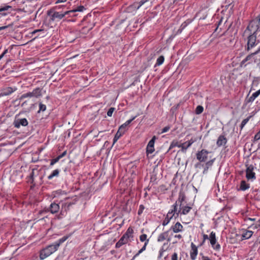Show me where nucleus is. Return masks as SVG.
<instances>
[{
	"label": "nucleus",
	"instance_id": "f257e3e1",
	"mask_svg": "<svg viewBox=\"0 0 260 260\" xmlns=\"http://www.w3.org/2000/svg\"><path fill=\"white\" fill-rule=\"evenodd\" d=\"M57 8H54L48 10L47 12L48 16L50 17V19L52 21H59L62 19L66 15L69 14V11L64 12H58L56 10Z\"/></svg>",
	"mask_w": 260,
	"mask_h": 260
},
{
	"label": "nucleus",
	"instance_id": "f03ea898",
	"mask_svg": "<svg viewBox=\"0 0 260 260\" xmlns=\"http://www.w3.org/2000/svg\"><path fill=\"white\" fill-rule=\"evenodd\" d=\"M58 248V244L53 243L47 246L40 251V257L44 259L56 251Z\"/></svg>",
	"mask_w": 260,
	"mask_h": 260
},
{
	"label": "nucleus",
	"instance_id": "7ed1b4c3",
	"mask_svg": "<svg viewBox=\"0 0 260 260\" xmlns=\"http://www.w3.org/2000/svg\"><path fill=\"white\" fill-rule=\"evenodd\" d=\"M260 15H258L255 19L251 20L245 31L246 33L247 31H250V34H256L259 30Z\"/></svg>",
	"mask_w": 260,
	"mask_h": 260
},
{
	"label": "nucleus",
	"instance_id": "20e7f679",
	"mask_svg": "<svg viewBox=\"0 0 260 260\" xmlns=\"http://www.w3.org/2000/svg\"><path fill=\"white\" fill-rule=\"evenodd\" d=\"M41 95V90L40 88L35 89L32 92H29L22 94L20 99L22 100L26 98L36 97L38 98Z\"/></svg>",
	"mask_w": 260,
	"mask_h": 260
},
{
	"label": "nucleus",
	"instance_id": "39448f33",
	"mask_svg": "<svg viewBox=\"0 0 260 260\" xmlns=\"http://www.w3.org/2000/svg\"><path fill=\"white\" fill-rule=\"evenodd\" d=\"M209 153V151H207L205 149H202L197 153V158L200 162H205L207 160L208 154Z\"/></svg>",
	"mask_w": 260,
	"mask_h": 260
},
{
	"label": "nucleus",
	"instance_id": "423d86ee",
	"mask_svg": "<svg viewBox=\"0 0 260 260\" xmlns=\"http://www.w3.org/2000/svg\"><path fill=\"white\" fill-rule=\"evenodd\" d=\"M28 121L26 118H15L13 125L16 128H19L20 126H25L27 125Z\"/></svg>",
	"mask_w": 260,
	"mask_h": 260
},
{
	"label": "nucleus",
	"instance_id": "0eeeda50",
	"mask_svg": "<svg viewBox=\"0 0 260 260\" xmlns=\"http://www.w3.org/2000/svg\"><path fill=\"white\" fill-rule=\"evenodd\" d=\"M196 141V139H191L188 141L180 144L179 148H181V150L182 152L185 153L187 148H189Z\"/></svg>",
	"mask_w": 260,
	"mask_h": 260
},
{
	"label": "nucleus",
	"instance_id": "6e6552de",
	"mask_svg": "<svg viewBox=\"0 0 260 260\" xmlns=\"http://www.w3.org/2000/svg\"><path fill=\"white\" fill-rule=\"evenodd\" d=\"M209 240L212 247L216 250H219L220 246L219 244H216V239L215 237V233H214L213 232H212L211 233L210 235Z\"/></svg>",
	"mask_w": 260,
	"mask_h": 260
},
{
	"label": "nucleus",
	"instance_id": "1a4fd4ad",
	"mask_svg": "<svg viewBox=\"0 0 260 260\" xmlns=\"http://www.w3.org/2000/svg\"><path fill=\"white\" fill-rule=\"evenodd\" d=\"M254 167L252 165L248 166L246 170V177L247 179H254L255 178V173L253 172Z\"/></svg>",
	"mask_w": 260,
	"mask_h": 260
},
{
	"label": "nucleus",
	"instance_id": "9d476101",
	"mask_svg": "<svg viewBox=\"0 0 260 260\" xmlns=\"http://www.w3.org/2000/svg\"><path fill=\"white\" fill-rule=\"evenodd\" d=\"M256 42V35L255 34H250L248 38L247 50L252 48Z\"/></svg>",
	"mask_w": 260,
	"mask_h": 260
},
{
	"label": "nucleus",
	"instance_id": "9b49d317",
	"mask_svg": "<svg viewBox=\"0 0 260 260\" xmlns=\"http://www.w3.org/2000/svg\"><path fill=\"white\" fill-rule=\"evenodd\" d=\"M156 139L155 136H153L152 139L149 142L146 149L147 153L151 154L154 151V144Z\"/></svg>",
	"mask_w": 260,
	"mask_h": 260
},
{
	"label": "nucleus",
	"instance_id": "f8f14e48",
	"mask_svg": "<svg viewBox=\"0 0 260 260\" xmlns=\"http://www.w3.org/2000/svg\"><path fill=\"white\" fill-rule=\"evenodd\" d=\"M126 234H124L123 236L120 239V240L116 244V248H119L122 245L126 244L128 242V239L126 238Z\"/></svg>",
	"mask_w": 260,
	"mask_h": 260
},
{
	"label": "nucleus",
	"instance_id": "ddd939ff",
	"mask_svg": "<svg viewBox=\"0 0 260 260\" xmlns=\"http://www.w3.org/2000/svg\"><path fill=\"white\" fill-rule=\"evenodd\" d=\"M191 250L190 251V258L192 260H194L196 258V256L198 254V249L195 245L193 243L191 244Z\"/></svg>",
	"mask_w": 260,
	"mask_h": 260
},
{
	"label": "nucleus",
	"instance_id": "4468645a",
	"mask_svg": "<svg viewBox=\"0 0 260 260\" xmlns=\"http://www.w3.org/2000/svg\"><path fill=\"white\" fill-rule=\"evenodd\" d=\"M227 142L226 138L223 135H220L218 137L216 144L218 147H220L222 145H225Z\"/></svg>",
	"mask_w": 260,
	"mask_h": 260
},
{
	"label": "nucleus",
	"instance_id": "2eb2a0df",
	"mask_svg": "<svg viewBox=\"0 0 260 260\" xmlns=\"http://www.w3.org/2000/svg\"><path fill=\"white\" fill-rule=\"evenodd\" d=\"M183 226L179 222H177L174 225L172 226L170 230H172L174 233H178L183 230Z\"/></svg>",
	"mask_w": 260,
	"mask_h": 260
},
{
	"label": "nucleus",
	"instance_id": "dca6fc26",
	"mask_svg": "<svg viewBox=\"0 0 260 260\" xmlns=\"http://www.w3.org/2000/svg\"><path fill=\"white\" fill-rule=\"evenodd\" d=\"M49 209L51 213H56L59 209V206L58 204L55 203H51Z\"/></svg>",
	"mask_w": 260,
	"mask_h": 260
},
{
	"label": "nucleus",
	"instance_id": "f3484780",
	"mask_svg": "<svg viewBox=\"0 0 260 260\" xmlns=\"http://www.w3.org/2000/svg\"><path fill=\"white\" fill-rule=\"evenodd\" d=\"M136 116L133 117L132 119L126 121L124 123L122 124L119 128V129L124 133L126 131V127L131 122L136 118Z\"/></svg>",
	"mask_w": 260,
	"mask_h": 260
},
{
	"label": "nucleus",
	"instance_id": "a211bd4d",
	"mask_svg": "<svg viewBox=\"0 0 260 260\" xmlns=\"http://www.w3.org/2000/svg\"><path fill=\"white\" fill-rule=\"evenodd\" d=\"M173 209L171 210V211H170L168 212L167 216L166 217H168V219H171L173 216L175 215V214L174 212L177 211V204L175 203L173 205Z\"/></svg>",
	"mask_w": 260,
	"mask_h": 260
},
{
	"label": "nucleus",
	"instance_id": "6ab92c4d",
	"mask_svg": "<svg viewBox=\"0 0 260 260\" xmlns=\"http://www.w3.org/2000/svg\"><path fill=\"white\" fill-rule=\"evenodd\" d=\"M169 231H167L160 234L157 238L158 242H162L166 239L168 237Z\"/></svg>",
	"mask_w": 260,
	"mask_h": 260
},
{
	"label": "nucleus",
	"instance_id": "aec40b11",
	"mask_svg": "<svg viewBox=\"0 0 260 260\" xmlns=\"http://www.w3.org/2000/svg\"><path fill=\"white\" fill-rule=\"evenodd\" d=\"M16 89H13L12 87H9L4 90V91L2 93V94L3 95H8L12 93L14 91H15Z\"/></svg>",
	"mask_w": 260,
	"mask_h": 260
},
{
	"label": "nucleus",
	"instance_id": "412c9836",
	"mask_svg": "<svg viewBox=\"0 0 260 260\" xmlns=\"http://www.w3.org/2000/svg\"><path fill=\"white\" fill-rule=\"evenodd\" d=\"M253 55H255L254 58L255 62H257L258 64H260V49L254 53H253Z\"/></svg>",
	"mask_w": 260,
	"mask_h": 260
},
{
	"label": "nucleus",
	"instance_id": "4be33fe9",
	"mask_svg": "<svg viewBox=\"0 0 260 260\" xmlns=\"http://www.w3.org/2000/svg\"><path fill=\"white\" fill-rule=\"evenodd\" d=\"M252 234H253V232L252 231H247L246 232H244L242 234V238H243L244 239H247L250 238L252 236Z\"/></svg>",
	"mask_w": 260,
	"mask_h": 260
},
{
	"label": "nucleus",
	"instance_id": "5701e85b",
	"mask_svg": "<svg viewBox=\"0 0 260 260\" xmlns=\"http://www.w3.org/2000/svg\"><path fill=\"white\" fill-rule=\"evenodd\" d=\"M85 8L83 6H80L78 7L76 9H73L72 10L68 11H69V14L76 12H82L84 10H85Z\"/></svg>",
	"mask_w": 260,
	"mask_h": 260
},
{
	"label": "nucleus",
	"instance_id": "b1692460",
	"mask_svg": "<svg viewBox=\"0 0 260 260\" xmlns=\"http://www.w3.org/2000/svg\"><path fill=\"white\" fill-rule=\"evenodd\" d=\"M185 195L183 193H180L179 196V198L178 200L176 201L175 203L177 204V203L180 204V206H181L182 203L185 200Z\"/></svg>",
	"mask_w": 260,
	"mask_h": 260
},
{
	"label": "nucleus",
	"instance_id": "393cba45",
	"mask_svg": "<svg viewBox=\"0 0 260 260\" xmlns=\"http://www.w3.org/2000/svg\"><path fill=\"white\" fill-rule=\"evenodd\" d=\"M249 188V184H247L245 181H242L240 184V189L242 190H245Z\"/></svg>",
	"mask_w": 260,
	"mask_h": 260
},
{
	"label": "nucleus",
	"instance_id": "a878e982",
	"mask_svg": "<svg viewBox=\"0 0 260 260\" xmlns=\"http://www.w3.org/2000/svg\"><path fill=\"white\" fill-rule=\"evenodd\" d=\"M59 171L58 169H56L53 171V172L48 177V179L50 180L54 177H57L58 176Z\"/></svg>",
	"mask_w": 260,
	"mask_h": 260
},
{
	"label": "nucleus",
	"instance_id": "bb28decb",
	"mask_svg": "<svg viewBox=\"0 0 260 260\" xmlns=\"http://www.w3.org/2000/svg\"><path fill=\"white\" fill-rule=\"evenodd\" d=\"M253 56V54L251 53V54H249L247 55L245 59H244L241 62V66L242 67L243 65L244 64V63L247 61L251 59L252 57Z\"/></svg>",
	"mask_w": 260,
	"mask_h": 260
},
{
	"label": "nucleus",
	"instance_id": "cd10ccee",
	"mask_svg": "<svg viewBox=\"0 0 260 260\" xmlns=\"http://www.w3.org/2000/svg\"><path fill=\"white\" fill-rule=\"evenodd\" d=\"M164 57L162 55L160 56L156 60V63L155 64V67L157 66L161 65L164 61Z\"/></svg>",
	"mask_w": 260,
	"mask_h": 260
},
{
	"label": "nucleus",
	"instance_id": "c85d7f7f",
	"mask_svg": "<svg viewBox=\"0 0 260 260\" xmlns=\"http://www.w3.org/2000/svg\"><path fill=\"white\" fill-rule=\"evenodd\" d=\"M191 209V207L188 206H185L182 208L181 214L186 215L187 214Z\"/></svg>",
	"mask_w": 260,
	"mask_h": 260
},
{
	"label": "nucleus",
	"instance_id": "c756f323",
	"mask_svg": "<svg viewBox=\"0 0 260 260\" xmlns=\"http://www.w3.org/2000/svg\"><path fill=\"white\" fill-rule=\"evenodd\" d=\"M204 108L202 106L199 105L197 107L196 109V113L197 114H200L203 111Z\"/></svg>",
	"mask_w": 260,
	"mask_h": 260
},
{
	"label": "nucleus",
	"instance_id": "7c9ffc66",
	"mask_svg": "<svg viewBox=\"0 0 260 260\" xmlns=\"http://www.w3.org/2000/svg\"><path fill=\"white\" fill-rule=\"evenodd\" d=\"M133 230L131 228H129L126 232L124 234H126V238L127 239H128V238L132 236V234H133Z\"/></svg>",
	"mask_w": 260,
	"mask_h": 260
},
{
	"label": "nucleus",
	"instance_id": "2f4dec72",
	"mask_svg": "<svg viewBox=\"0 0 260 260\" xmlns=\"http://www.w3.org/2000/svg\"><path fill=\"white\" fill-rule=\"evenodd\" d=\"M250 118V116L247 117V118L246 119H244L241 122V125H240V127H241V129H242L244 126H245V125L248 122V121H249V119Z\"/></svg>",
	"mask_w": 260,
	"mask_h": 260
},
{
	"label": "nucleus",
	"instance_id": "473e14b6",
	"mask_svg": "<svg viewBox=\"0 0 260 260\" xmlns=\"http://www.w3.org/2000/svg\"><path fill=\"white\" fill-rule=\"evenodd\" d=\"M123 132H122L121 131L119 130L118 129V132L116 133L114 138L118 140L119 138L124 134Z\"/></svg>",
	"mask_w": 260,
	"mask_h": 260
},
{
	"label": "nucleus",
	"instance_id": "72a5a7b5",
	"mask_svg": "<svg viewBox=\"0 0 260 260\" xmlns=\"http://www.w3.org/2000/svg\"><path fill=\"white\" fill-rule=\"evenodd\" d=\"M73 204L72 203H66L62 204V208H64L65 210H68L69 209V207L72 206Z\"/></svg>",
	"mask_w": 260,
	"mask_h": 260
},
{
	"label": "nucleus",
	"instance_id": "f704fd0d",
	"mask_svg": "<svg viewBox=\"0 0 260 260\" xmlns=\"http://www.w3.org/2000/svg\"><path fill=\"white\" fill-rule=\"evenodd\" d=\"M67 237H63L62 238L60 239L58 241L55 242V244H58V247L62 243L64 242L67 239Z\"/></svg>",
	"mask_w": 260,
	"mask_h": 260
},
{
	"label": "nucleus",
	"instance_id": "c9c22d12",
	"mask_svg": "<svg viewBox=\"0 0 260 260\" xmlns=\"http://www.w3.org/2000/svg\"><path fill=\"white\" fill-rule=\"evenodd\" d=\"M179 145H180V144H179L178 142L173 141L172 142V143L170 146L169 150L171 149L172 148L176 147V146H177L178 147H179Z\"/></svg>",
	"mask_w": 260,
	"mask_h": 260
},
{
	"label": "nucleus",
	"instance_id": "e433bc0d",
	"mask_svg": "<svg viewBox=\"0 0 260 260\" xmlns=\"http://www.w3.org/2000/svg\"><path fill=\"white\" fill-rule=\"evenodd\" d=\"M147 235L146 234H142V235L140 236V240L141 242H144V241H147V240H148L147 239Z\"/></svg>",
	"mask_w": 260,
	"mask_h": 260
},
{
	"label": "nucleus",
	"instance_id": "4c0bfd02",
	"mask_svg": "<svg viewBox=\"0 0 260 260\" xmlns=\"http://www.w3.org/2000/svg\"><path fill=\"white\" fill-rule=\"evenodd\" d=\"M59 159H60L59 158V157L58 156L57 157H56L55 158L51 159V162H50V166L54 165L55 163L58 162Z\"/></svg>",
	"mask_w": 260,
	"mask_h": 260
},
{
	"label": "nucleus",
	"instance_id": "58836bf2",
	"mask_svg": "<svg viewBox=\"0 0 260 260\" xmlns=\"http://www.w3.org/2000/svg\"><path fill=\"white\" fill-rule=\"evenodd\" d=\"M46 107L42 103L39 104V111H44L46 110Z\"/></svg>",
	"mask_w": 260,
	"mask_h": 260
},
{
	"label": "nucleus",
	"instance_id": "ea45409f",
	"mask_svg": "<svg viewBox=\"0 0 260 260\" xmlns=\"http://www.w3.org/2000/svg\"><path fill=\"white\" fill-rule=\"evenodd\" d=\"M115 110L114 108H110L107 112V115L108 116H111Z\"/></svg>",
	"mask_w": 260,
	"mask_h": 260
},
{
	"label": "nucleus",
	"instance_id": "a19ab883",
	"mask_svg": "<svg viewBox=\"0 0 260 260\" xmlns=\"http://www.w3.org/2000/svg\"><path fill=\"white\" fill-rule=\"evenodd\" d=\"M145 207L143 205H141L139 207V210L138 211V214L139 215H140L142 213L143 210L144 209Z\"/></svg>",
	"mask_w": 260,
	"mask_h": 260
},
{
	"label": "nucleus",
	"instance_id": "79ce46f5",
	"mask_svg": "<svg viewBox=\"0 0 260 260\" xmlns=\"http://www.w3.org/2000/svg\"><path fill=\"white\" fill-rule=\"evenodd\" d=\"M171 260H178L177 253H174L171 256Z\"/></svg>",
	"mask_w": 260,
	"mask_h": 260
},
{
	"label": "nucleus",
	"instance_id": "37998d69",
	"mask_svg": "<svg viewBox=\"0 0 260 260\" xmlns=\"http://www.w3.org/2000/svg\"><path fill=\"white\" fill-rule=\"evenodd\" d=\"M170 219H168V217H166L165 220L163 221L162 225L164 226L166 225L170 222Z\"/></svg>",
	"mask_w": 260,
	"mask_h": 260
},
{
	"label": "nucleus",
	"instance_id": "c03bdc74",
	"mask_svg": "<svg viewBox=\"0 0 260 260\" xmlns=\"http://www.w3.org/2000/svg\"><path fill=\"white\" fill-rule=\"evenodd\" d=\"M213 161H214V159H212L211 160L207 161L206 163V165H205L206 166H207V168H209V167L211 166L213 164Z\"/></svg>",
	"mask_w": 260,
	"mask_h": 260
},
{
	"label": "nucleus",
	"instance_id": "a18cd8bd",
	"mask_svg": "<svg viewBox=\"0 0 260 260\" xmlns=\"http://www.w3.org/2000/svg\"><path fill=\"white\" fill-rule=\"evenodd\" d=\"M260 94V89L257 90V91L254 92L252 94V95L253 97H254L255 99Z\"/></svg>",
	"mask_w": 260,
	"mask_h": 260
},
{
	"label": "nucleus",
	"instance_id": "49530a36",
	"mask_svg": "<svg viewBox=\"0 0 260 260\" xmlns=\"http://www.w3.org/2000/svg\"><path fill=\"white\" fill-rule=\"evenodd\" d=\"M170 127L169 126L164 127L162 129L161 133H164L168 132L170 129Z\"/></svg>",
	"mask_w": 260,
	"mask_h": 260
},
{
	"label": "nucleus",
	"instance_id": "de8ad7c7",
	"mask_svg": "<svg viewBox=\"0 0 260 260\" xmlns=\"http://www.w3.org/2000/svg\"><path fill=\"white\" fill-rule=\"evenodd\" d=\"M181 212H182V209L180 207L179 209L178 210V209L177 208V211L174 212V213L175 214H176L177 215V216H178V215L180 213L181 214Z\"/></svg>",
	"mask_w": 260,
	"mask_h": 260
},
{
	"label": "nucleus",
	"instance_id": "09e8293b",
	"mask_svg": "<svg viewBox=\"0 0 260 260\" xmlns=\"http://www.w3.org/2000/svg\"><path fill=\"white\" fill-rule=\"evenodd\" d=\"M9 8H11V7L9 6L1 8H0V12L8 10Z\"/></svg>",
	"mask_w": 260,
	"mask_h": 260
},
{
	"label": "nucleus",
	"instance_id": "8fccbe9b",
	"mask_svg": "<svg viewBox=\"0 0 260 260\" xmlns=\"http://www.w3.org/2000/svg\"><path fill=\"white\" fill-rule=\"evenodd\" d=\"M260 139V133L258 132L256 133L254 136V140L255 141H257Z\"/></svg>",
	"mask_w": 260,
	"mask_h": 260
},
{
	"label": "nucleus",
	"instance_id": "3c124183",
	"mask_svg": "<svg viewBox=\"0 0 260 260\" xmlns=\"http://www.w3.org/2000/svg\"><path fill=\"white\" fill-rule=\"evenodd\" d=\"M146 2H147V1H146V0H144V1L142 0V1H141L139 3V6L137 7V9H139V8H140L142 5H143L145 3H146Z\"/></svg>",
	"mask_w": 260,
	"mask_h": 260
},
{
	"label": "nucleus",
	"instance_id": "603ef678",
	"mask_svg": "<svg viewBox=\"0 0 260 260\" xmlns=\"http://www.w3.org/2000/svg\"><path fill=\"white\" fill-rule=\"evenodd\" d=\"M148 242H149V240H147V241H146L145 242L144 246L141 248L142 249V250L144 251L146 249V247L147 245L148 244Z\"/></svg>",
	"mask_w": 260,
	"mask_h": 260
},
{
	"label": "nucleus",
	"instance_id": "864d4df0",
	"mask_svg": "<svg viewBox=\"0 0 260 260\" xmlns=\"http://www.w3.org/2000/svg\"><path fill=\"white\" fill-rule=\"evenodd\" d=\"M255 99V98L254 97H253L252 94L251 96L249 98L248 102H252Z\"/></svg>",
	"mask_w": 260,
	"mask_h": 260
},
{
	"label": "nucleus",
	"instance_id": "5fc2aeb1",
	"mask_svg": "<svg viewBox=\"0 0 260 260\" xmlns=\"http://www.w3.org/2000/svg\"><path fill=\"white\" fill-rule=\"evenodd\" d=\"M66 154H67V151H65L61 154L58 156V157H59V159H60L61 158H62V157L65 156L66 155Z\"/></svg>",
	"mask_w": 260,
	"mask_h": 260
},
{
	"label": "nucleus",
	"instance_id": "6e6d98bb",
	"mask_svg": "<svg viewBox=\"0 0 260 260\" xmlns=\"http://www.w3.org/2000/svg\"><path fill=\"white\" fill-rule=\"evenodd\" d=\"M143 251L142 249H141L134 256V258L139 255L141 253H142Z\"/></svg>",
	"mask_w": 260,
	"mask_h": 260
},
{
	"label": "nucleus",
	"instance_id": "4d7b16f0",
	"mask_svg": "<svg viewBox=\"0 0 260 260\" xmlns=\"http://www.w3.org/2000/svg\"><path fill=\"white\" fill-rule=\"evenodd\" d=\"M8 27V26H4L0 27V30H4Z\"/></svg>",
	"mask_w": 260,
	"mask_h": 260
},
{
	"label": "nucleus",
	"instance_id": "13d9d810",
	"mask_svg": "<svg viewBox=\"0 0 260 260\" xmlns=\"http://www.w3.org/2000/svg\"><path fill=\"white\" fill-rule=\"evenodd\" d=\"M67 0H57V1L56 2V3H64L66 2Z\"/></svg>",
	"mask_w": 260,
	"mask_h": 260
},
{
	"label": "nucleus",
	"instance_id": "bf43d9fd",
	"mask_svg": "<svg viewBox=\"0 0 260 260\" xmlns=\"http://www.w3.org/2000/svg\"><path fill=\"white\" fill-rule=\"evenodd\" d=\"M175 237L178 239H181L182 238V236L181 235H176L175 236Z\"/></svg>",
	"mask_w": 260,
	"mask_h": 260
},
{
	"label": "nucleus",
	"instance_id": "052dcab7",
	"mask_svg": "<svg viewBox=\"0 0 260 260\" xmlns=\"http://www.w3.org/2000/svg\"><path fill=\"white\" fill-rule=\"evenodd\" d=\"M203 237H204V240H205L206 239H209L208 238V235H204Z\"/></svg>",
	"mask_w": 260,
	"mask_h": 260
},
{
	"label": "nucleus",
	"instance_id": "680f3d73",
	"mask_svg": "<svg viewBox=\"0 0 260 260\" xmlns=\"http://www.w3.org/2000/svg\"><path fill=\"white\" fill-rule=\"evenodd\" d=\"M203 260H211L208 257L204 256L203 257Z\"/></svg>",
	"mask_w": 260,
	"mask_h": 260
},
{
	"label": "nucleus",
	"instance_id": "e2e57ef3",
	"mask_svg": "<svg viewBox=\"0 0 260 260\" xmlns=\"http://www.w3.org/2000/svg\"><path fill=\"white\" fill-rule=\"evenodd\" d=\"M8 52V50L6 49L5 50L4 52L1 54V55H3V56H4V55Z\"/></svg>",
	"mask_w": 260,
	"mask_h": 260
},
{
	"label": "nucleus",
	"instance_id": "0e129e2a",
	"mask_svg": "<svg viewBox=\"0 0 260 260\" xmlns=\"http://www.w3.org/2000/svg\"><path fill=\"white\" fill-rule=\"evenodd\" d=\"M209 168H207V166H205V168H204V170L203 171V173H205V172L208 170Z\"/></svg>",
	"mask_w": 260,
	"mask_h": 260
},
{
	"label": "nucleus",
	"instance_id": "69168bd1",
	"mask_svg": "<svg viewBox=\"0 0 260 260\" xmlns=\"http://www.w3.org/2000/svg\"><path fill=\"white\" fill-rule=\"evenodd\" d=\"M26 104V102H23V103L22 104L21 106H22V107H24V106H25V105Z\"/></svg>",
	"mask_w": 260,
	"mask_h": 260
},
{
	"label": "nucleus",
	"instance_id": "338daca9",
	"mask_svg": "<svg viewBox=\"0 0 260 260\" xmlns=\"http://www.w3.org/2000/svg\"><path fill=\"white\" fill-rule=\"evenodd\" d=\"M118 140L116 139L115 138H114L113 139V144L115 143Z\"/></svg>",
	"mask_w": 260,
	"mask_h": 260
},
{
	"label": "nucleus",
	"instance_id": "774afa93",
	"mask_svg": "<svg viewBox=\"0 0 260 260\" xmlns=\"http://www.w3.org/2000/svg\"><path fill=\"white\" fill-rule=\"evenodd\" d=\"M40 31H41V29L36 30H35V31L33 32V33H35V32H36Z\"/></svg>",
	"mask_w": 260,
	"mask_h": 260
}]
</instances>
